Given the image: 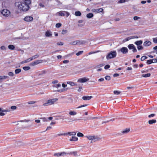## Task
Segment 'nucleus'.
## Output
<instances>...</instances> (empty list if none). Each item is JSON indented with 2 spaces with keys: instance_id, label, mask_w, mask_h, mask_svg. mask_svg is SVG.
<instances>
[{
  "instance_id": "1",
  "label": "nucleus",
  "mask_w": 157,
  "mask_h": 157,
  "mask_svg": "<svg viewBox=\"0 0 157 157\" xmlns=\"http://www.w3.org/2000/svg\"><path fill=\"white\" fill-rule=\"evenodd\" d=\"M31 3L30 0H23V2H16L15 6L21 11H27L30 8L29 5Z\"/></svg>"
},
{
  "instance_id": "2",
  "label": "nucleus",
  "mask_w": 157,
  "mask_h": 157,
  "mask_svg": "<svg viewBox=\"0 0 157 157\" xmlns=\"http://www.w3.org/2000/svg\"><path fill=\"white\" fill-rule=\"evenodd\" d=\"M117 52L116 51H113L109 53L106 57L107 59H109L115 57L117 55Z\"/></svg>"
},
{
  "instance_id": "3",
  "label": "nucleus",
  "mask_w": 157,
  "mask_h": 157,
  "mask_svg": "<svg viewBox=\"0 0 157 157\" xmlns=\"http://www.w3.org/2000/svg\"><path fill=\"white\" fill-rule=\"evenodd\" d=\"M89 140H91V142L98 141L100 139L97 136H86Z\"/></svg>"
},
{
  "instance_id": "4",
  "label": "nucleus",
  "mask_w": 157,
  "mask_h": 157,
  "mask_svg": "<svg viewBox=\"0 0 157 157\" xmlns=\"http://www.w3.org/2000/svg\"><path fill=\"white\" fill-rule=\"evenodd\" d=\"M69 15V13L64 11H61L57 12L56 13V15L57 16L58 15L60 16H66V17H68Z\"/></svg>"
},
{
  "instance_id": "5",
  "label": "nucleus",
  "mask_w": 157,
  "mask_h": 157,
  "mask_svg": "<svg viewBox=\"0 0 157 157\" xmlns=\"http://www.w3.org/2000/svg\"><path fill=\"white\" fill-rule=\"evenodd\" d=\"M58 100L57 98H53L51 99L48 100L47 103L44 104V106H48L53 104L55 102Z\"/></svg>"
},
{
  "instance_id": "6",
  "label": "nucleus",
  "mask_w": 157,
  "mask_h": 157,
  "mask_svg": "<svg viewBox=\"0 0 157 157\" xmlns=\"http://www.w3.org/2000/svg\"><path fill=\"white\" fill-rule=\"evenodd\" d=\"M1 13L4 16L8 17L10 14V12L7 9H4L1 12Z\"/></svg>"
},
{
  "instance_id": "7",
  "label": "nucleus",
  "mask_w": 157,
  "mask_h": 157,
  "mask_svg": "<svg viewBox=\"0 0 157 157\" xmlns=\"http://www.w3.org/2000/svg\"><path fill=\"white\" fill-rule=\"evenodd\" d=\"M89 80V78H86V77H84L78 79V82L81 83H84L88 81Z\"/></svg>"
},
{
  "instance_id": "8",
  "label": "nucleus",
  "mask_w": 157,
  "mask_h": 157,
  "mask_svg": "<svg viewBox=\"0 0 157 157\" xmlns=\"http://www.w3.org/2000/svg\"><path fill=\"white\" fill-rule=\"evenodd\" d=\"M33 19V17L29 16H26L24 18V20L25 21L27 22H29L32 21Z\"/></svg>"
},
{
  "instance_id": "9",
  "label": "nucleus",
  "mask_w": 157,
  "mask_h": 157,
  "mask_svg": "<svg viewBox=\"0 0 157 157\" xmlns=\"http://www.w3.org/2000/svg\"><path fill=\"white\" fill-rule=\"evenodd\" d=\"M119 51H121L123 54H125L128 52V50L126 47H123Z\"/></svg>"
},
{
  "instance_id": "10",
  "label": "nucleus",
  "mask_w": 157,
  "mask_h": 157,
  "mask_svg": "<svg viewBox=\"0 0 157 157\" xmlns=\"http://www.w3.org/2000/svg\"><path fill=\"white\" fill-rule=\"evenodd\" d=\"M43 60H36L30 64V65L33 66L35 65H37L40 63H41L42 62Z\"/></svg>"
},
{
  "instance_id": "11",
  "label": "nucleus",
  "mask_w": 157,
  "mask_h": 157,
  "mask_svg": "<svg viewBox=\"0 0 157 157\" xmlns=\"http://www.w3.org/2000/svg\"><path fill=\"white\" fill-rule=\"evenodd\" d=\"M10 111V110L8 109H3L2 110L1 108H0V116H3L5 115L4 112H7Z\"/></svg>"
},
{
  "instance_id": "12",
  "label": "nucleus",
  "mask_w": 157,
  "mask_h": 157,
  "mask_svg": "<svg viewBox=\"0 0 157 157\" xmlns=\"http://www.w3.org/2000/svg\"><path fill=\"white\" fill-rule=\"evenodd\" d=\"M151 44V42L149 41H146L144 43L143 45L144 46H148L150 45Z\"/></svg>"
},
{
  "instance_id": "13",
  "label": "nucleus",
  "mask_w": 157,
  "mask_h": 157,
  "mask_svg": "<svg viewBox=\"0 0 157 157\" xmlns=\"http://www.w3.org/2000/svg\"><path fill=\"white\" fill-rule=\"evenodd\" d=\"M92 96H83L82 97V99L84 100H90L91 98H93Z\"/></svg>"
},
{
  "instance_id": "14",
  "label": "nucleus",
  "mask_w": 157,
  "mask_h": 157,
  "mask_svg": "<svg viewBox=\"0 0 157 157\" xmlns=\"http://www.w3.org/2000/svg\"><path fill=\"white\" fill-rule=\"evenodd\" d=\"M45 35L46 37L51 36L52 35V33L50 31H47L45 33Z\"/></svg>"
},
{
  "instance_id": "15",
  "label": "nucleus",
  "mask_w": 157,
  "mask_h": 157,
  "mask_svg": "<svg viewBox=\"0 0 157 157\" xmlns=\"http://www.w3.org/2000/svg\"><path fill=\"white\" fill-rule=\"evenodd\" d=\"M103 9L101 8L96 9H94L93 10V11L94 12H96L97 13H100L102 12L103 11Z\"/></svg>"
},
{
  "instance_id": "16",
  "label": "nucleus",
  "mask_w": 157,
  "mask_h": 157,
  "mask_svg": "<svg viewBox=\"0 0 157 157\" xmlns=\"http://www.w3.org/2000/svg\"><path fill=\"white\" fill-rule=\"evenodd\" d=\"M76 134V132H68L66 133V135L75 136Z\"/></svg>"
},
{
  "instance_id": "17",
  "label": "nucleus",
  "mask_w": 157,
  "mask_h": 157,
  "mask_svg": "<svg viewBox=\"0 0 157 157\" xmlns=\"http://www.w3.org/2000/svg\"><path fill=\"white\" fill-rule=\"evenodd\" d=\"M130 131V128H126L124 130L121 132L123 134H125L128 132Z\"/></svg>"
},
{
  "instance_id": "18",
  "label": "nucleus",
  "mask_w": 157,
  "mask_h": 157,
  "mask_svg": "<svg viewBox=\"0 0 157 157\" xmlns=\"http://www.w3.org/2000/svg\"><path fill=\"white\" fill-rule=\"evenodd\" d=\"M156 121L155 119L151 120L148 121V123L150 124H153L155 123Z\"/></svg>"
},
{
  "instance_id": "19",
  "label": "nucleus",
  "mask_w": 157,
  "mask_h": 157,
  "mask_svg": "<svg viewBox=\"0 0 157 157\" xmlns=\"http://www.w3.org/2000/svg\"><path fill=\"white\" fill-rule=\"evenodd\" d=\"M67 83L70 85L71 86H74L77 85V84L71 81L67 82Z\"/></svg>"
},
{
  "instance_id": "20",
  "label": "nucleus",
  "mask_w": 157,
  "mask_h": 157,
  "mask_svg": "<svg viewBox=\"0 0 157 157\" xmlns=\"http://www.w3.org/2000/svg\"><path fill=\"white\" fill-rule=\"evenodd\" d=\"M142 41L140 40L136 41L135 44L136 45H137L138 46L139 45H140L141 44H142Z\"/></svg>"
},
{
  "instance_id": "21",
  "label": "nucleus",
  "mask_w": 157,
  "mask_h": 157,
  "mask_svg": "<svg viewBox=\"0 0 157 157\" xmlns=\"http://www.w3.org/2000/svg\"><path fill=\"white\" fill-rule=\"evenodd\" d=\"M78 140V138L76 137L72 136L71 138L70 139V141H76Z\"/></svg>"
},
{
  "instance_id": "22",
  "label": "nucleus",
  "mask_w": 157,
  "mask_h": 157,
  "mask_svg": "<svg viewBox=\"0 0 157 157\" xmlns=\"http://www.w3.org/2000/svg\"><path fill=\"white\" fill-rule=\"evenodd\" d=\"M135 47V46L132 44H129L128 46V48L130 50L132 49Z\"/></svg>"
},
{
  "instance_id": "23",
  "label": "nucleus",
  "mask_w": 157,
  "mask_h": 157,
  "mask_svg": "<svg viewBox=\"0 0 157 157\" xmlns=\"http://www.w3.org/2000/svg\"><path fill=\"white\" fill-rule=\"evenodd\" d=\"M77 151H75L71 152L69 153H67V154H69V155H73L74 156H76L77 155Z\"/></svg>"
},
{
  "instance_id": "24",
  "label": "nucleus",
  "mask_w": 157,
  "mask_h": 157,
  "mask_svg": "<svg viewBox=\"0 0 157 157\" xmlns=\"http://www.w3.org/2000/svg\"><path fill=\"white\" fill-rule=\"evenodd\" d=\"M94 16V15L92 13H89L86 15V17L88 18H91Z\"/></svg>"
},
{
  "instance_id": "25",
  "label": "nucleus",
  "mask_w": 157,
  "mask_h": 157,
  "mask_svg": "<svg viewBox=\"0 0 157 157\" xmlns=\"http://www.w3.org/2000/svg\"><path fill=\"white\" fill-rule=\"evenodd\" d=\"M8 48L10 50H14L15 48V47L13 45L10 44L8 46Z\"/></svg>"
},
{
  "instance_id": "26",
  "label": "nucleus",
  "mask_w": 157,
  "mask_h": 157,
  "mask_svg": "<svg viewBox=\"0 0 157 157\" xmlns=\"http://www.w3.org/2000/svg\"><path fill=\"white\" fill-rule=\"evenodd\" d=\"M8 77H9L8 76H5V75L0 76V81H1V80L6 79L8 78Z\"/></svg>"
},
{
  "instance_id": "27",
  "label": "nucleus",
  "mask_w": 157,
  "mask_h": 157,
  "mask_svg": "<svg viewBox=\"0 0 157 157\" xmlns=\"http://www.w3.org/2000/svg\"><path fill=\"white\" fill-rule=\"evenodd\" d=\"M151 76V74L150 73H147L145 74H143L142 75V77L145 78H147Z\"/></svg>"
},
{
  "instance_id": "28",
  "label": "nucleus",
  "mask_w": 157,
  "mask_h": 157,
  "mask_svg": "<svg viewBox=\"0 0 157 157\" xmlns=\"http://www.w3.org/2000/svg\"><path fill=\"white\" fill-rule=\"evenodd\" d=\"M69 114L71 115H75L77 114V113L75 111H70L69 112Z\"/></svg>"
},
{
  "instance_id": "29",
  "label": "nucleus",
  "mask_w": 157,
  "mask_h": 157,
  "mask_svg": "<svg viewBox=\"0 0 157 157\" xmlns=\"http://www.w3.org/2000/svg\"><path fill=\"white\" fill-rule=\"evenodd\" d=\"M75 15L76 16H80L81 15V13L80 11H77L75 12Z\"/></svg>"
},
{
  "instance_id": "30",
  "label": "nucleus",
  "mask_w": 157,
  "mask_h": 157,
  "mask_svg": "<svg viewBox=\"0 0 157 157\" xmlns=\"http://www.w3.org/2000/svg\"><path fill=\"white\" fill-rule=\"evenodd\" d=\"M21 71V70L20 69H17L15 70V72L16 74H18Z\"/></svg>"
},
{
  "instance_id": "31",
  "label": "nucleus",
  "mask_w": 157,
  "mask_h": 157,
  "mask_svg": "<svg viewBox=\"0 0 157 157\" xmlns=\"http://www.w3.org/2000/svg\"><path fill=\"white\" fill-rule=\"evenodd\" d=\"M85 42L84 41H80V40H77V44H82L84 43H85Z\"/></svg>"
},
{
  "instance_id": "32",
  "label": "nucleus",
  "mask_w": 157,
  "mask_h": 157,
  "mask_svg": "<svg viewBox=\"0 0 157 157\" xmlns=\"http://www.w3.org/2000/svg\"><path fill=\"white\" fill-rule=\"evenodd\" d=\"M84 121H86L87 120H91V117H84L83 119H82Z\"/></svg>"
},
{
  "instance_id": "33",
  "label": "nucleus",
  "mask_w": 157,
  "mask_h": 157,
  "mask_svg": "<svg viewBox=\"0 0 157 157\" xmlns=\"http://www.w3.org/2000/svg\"><path fill=\"white\" fill-rule=\"evenodd\" d=\"M39 57V55H35L31 57V59L32 60L34 59H35L36 58H38Z\"/></svg>"
},
{
  "instance_id": "34",
  "label": "nucleus",
  "mask_w": 157,
  "mask_h": 157,
  "mask_svg": "<svg viewBox=\"0 0 157 157\" xmlns=\"http://www.w3.org/2000/svg\"><path fill=\"white\" fill-rule=\"evenodd\" d=\"M46 73V71L45 70H43L40 71L39 74V75H41L45 74Z\"/></svg>"
},
{
  "instance_id": "35",
  "label": "nucleus",
  "mask_w": 157,
  "mask_h": 157,
  "mask_svg": "<svg viewBox=\"0 0 157 157\" xmlns=\"http://www.w3.org/2000/svg\"><path fill=\"white\" fill-rule=\"evenodd\" d=\"M23 68L25 71H27L30 69V67L29 66L24 67H23Z\"/></svg>"
},
{
  "instance_id": "36",
  "label": "nucleus",
  "mask_w": 157,
  "mask_h": 157,
  "mask_svg": "<svg viewBox=\"0 0 157 157\" xmlns=\"http://www.w3.org/2000/svg\"><path fill=\"white\" fill-rule=\"evenodd\" d=\"M147 64H150L153 63V60L152 59H149L147 60Z\"/></svg>"
},
{
  "instance_id": "37",
  "label": "nucleus",
  "mask_w": 157,
  "mask_h": 157,
  "mask_svg": "<svg viewBox=\"0 0 157 157\" xmlns=\"http://www.w3.org/2000/svg\"><path fill=\"white\" fill-rule=\"evenodd\" d=\"M77 136L78 137H82L84 136V135L81 132H78L77 134Z\"/></svg>"
},
{
  "instance_id": "38",
  "label": "nucleus",
  "mask_w": 157,
  "mask_h": 157,
  "mask_svg": "<svg viewBox=\"0 0 157 157\" xmlns=\"http://www.w3.org/2000/svg\"><path fill=\"white\" fill-rule=\"evenodd\" d=\"M113 93L115 95H118L120 94L121 92L117 90H115L114 91Z\"/></svg>"
},
{
  "instance_id": "39",
  "label": "nucleus",
  "mask_w": 157,
  "mask_h": 157,
  "mask_svg": "<svg viewBox=\"0 0 157 157\" xmlns=\"http://www.w3.org/2000/svg\"><path fill=\"white\" fill-rule=\"evenodd\" d=\"M70 44L71 45H75L77 44V40L73 41L70 43Z\"/></svg>"
},
{
  "instance_id": "40",
  "label": "nucleus",
  "mask_w": 157,
  "mask_h": 157,
  "mask_svg": "<svg viewBox=\"0 0 157 157\" xmlns=\"http://www.w3.org/2000/svg\"><path fill=\"white\" fill-rule=\"evenodd\" d=\"M54 156L57 157L61 156V155L60 153H55L54 154Z\"/></svg>"
},
{
  "instance_id": "41",
  "label": "nucleus",
  "mask_w": 157,
  "mask_h": 157,
  "mask_svg": "<svg viewBox=\"0 0 157 157\" xmlns=\"http://www.w3.org/2000/svg\"><path fill=\"white\" fill-rule=\"evenodd\" d=\"M153 41L155 43H157V37L153 38Z\"/></svg>"
},
{
  "instance_id": "42",
  "label": "nucleus",
  "mask_w": 157,
  "mask_h": 157,
  "mask_svg": "<svg viewBox=\"0 0 157 157\" xmlns=\"http://www.w3.org/2000/svg\"><path fill=\"white\" fill-rule=\"evenodd\" d=\"M83 52V51H79L76 54V55L77 56H79L80 55L82 54Z\"/></svg>"
},
{
  "instance_id": "43",
  "label": "nucleus",
  "mask_w": 157,
  "mask_h": 157,
  "mask_svg": "<svg viewBox=\"0 0 157 157\" xmlns=\"http://www.w3.org/2000/svg\"><path fill=\"white\" fill-rule=\"evenodd\" d=\"M36 102L35 101H29L28 103L29 104H32L35 103Z\"/></svg>"
},
{
  "instance_id": "44",
  "label": "nucleus",
  "mask_w": 157,
  "mask_h": 157,
  "mask_svg": "<svg viewBox=\"0 0 157 157\" xmlns=\"http://www.w3.org/2000/svg\"><path fill=\"white\" fill-rule=\"evenodd\" d=\"M137 48L139 50H140L143 49V47L141 45H139L137 46Z\"/></svg>"
},
{
  "instance_id": "45",
  "label": "nucleus",
  "mask_w": 157,
  "mask_h": 157,
  "mask_svg": "<svg viewBox=\"0 0 157 157\" xmlns=\"http://www.w3.org/2000/svg\"><path fill=\"white\" fill-rule=\"evenodd\" d=\"M61 24L58 23L56 24V28H59L61 26Z\"/></svg>"
},
{
  "instance_id": "46",
  "label": "nucleus",
  "mask_w": 157,
  "mask_h": 157,
  "mask_svg": "<svg viewBox=\"0 0 157 157\" xmlns=\"http://www.w3.org/2000/svg\"><path fill=\"white\" fill-rule=\"evenodd\" d=\"M67 30L63 29L62 30V33L63 34H65L67 33Z\"/></svg>"
},
{
  "instance_id": "47",
  "label": "nucleus",
  "mask_w": 157,
  "mask_h": 157,
  "mask_svg": "<svg viewBox=\"0 0 157 157\" xmlns=\"http://www.w3.org/2000/svg\"><path fill=\"white\" fill-rule=\"evenodd\" d=\"M105 78L107 80H109L110 79V77L109 76H107L105 77Z\"/></svg>"
},
{
  "instance_id": "48",
  "label": "nucleus",
  "mask_w": 157,
  "mask_h": 157,
  "mask_svg": "<svg viewBox=\"0 0 157 157\" xmlns=\"http://www.w3.org/2000/svg\"><path fill=\"white\" fill-rule=\"evenodd\" d=\"M87 105H87V104L83 105H81V106H80L78 107H77V108L79 109V108H82V107L86 106Z\"/></svg>"
},
{
  "instance_id": "49",
  "label": "nucleus",
  "mask_w": 157,
  "mask_h": 157,
  "mask_svg": "<svg viewBox=\"0 0 157 157\" xmlns=\"http://www.w3.org/2000/svg\"><path fill=\"white\" fill-rule=\"evenodd\" d=\"M61 86V84H58L55 85L53 86V87H55L56 88H58Z\"/></svg>"
},
{
  "instance_id": "50",
  "label": "nucleus",
  "mask_w": 157,
  "mask_h": 157,
  "mask_svg": "<svg viewBox=\"0 0 157 157\" xmlns=\"http://www.w3.org/2000/svg\"><path fill=\"white\" fill-rule=\"evenodd\" d=\"M132 39V38H131V36H130V37H129L125 39L124 40L125 41H126L129 40H130V39Z\"/></svg>"
},
{
  "instance_id": "51",
  "label": "nucleus",
  "mask_w": 157,
  "mask_h": 157,
  "mask_svg": "<svg viewBox=\"0 0 157 157\" xmlns=\"http://www.w3.org/2000/svg\"><path fill=\"white\" fill-rule=\"evenodd\" d=\"M40 119H42L43 121L44 122L47 121H48V119L45 117H42Z\"/></svg>"
},
{
  "instance_id": "52",
  "label": "nucleus",
  "mask_w": 157,
  "mask_h": 157,
  "mask_svg": "<svg viewBox=\"0 0 157 157\" xmlns=\"http://www.w3.org/2000/svg\"><path fill=\"white\" fill-rule=\"evenodd\" d=\"M8 75L11 76H13V73L12 72H9L8 73Z\"/></svg>"
},
{
  "instance_id": "53",
  "label": "nucleus",
  "mask_w": 157,
  "mask_h": 157,
  "mask_svg": "<svg viewBox=\"0 0 157 157\" xmlns=\"http://www.w3.org/2000/svg\"><path fill=\"white\" fill-rule=\"evenodd\" d=\"M140 19V17L137 16H135L133 18L134 20L135 21L137 20Z\"/></svg>"
},
{
  "instance_id": "54",
  "label": "nucleus",
  "mask_w": 157,
  "mask_h": 157,
  "mask_svg": "<svg viewBox=\"0 0 157 157\" xmlns=\"http://www.w3.org/2000/svg\"><path fill=\"white\" fill-rule=\"evenodd\" d=\"M155 114L152 113V114H151L149 115L148 116V117L149 118H150L151 117H154L155 116Z\"/></svg>"
},
{
  "instance_id": "55",
  "label": "nucleus",
  "mask_w": 157,
  "mask_h": 157,
  "mask_svg": "<svg viewBox=\"0 0 157 157\" xmlns=\"http://www.w3.org/2000/svg\"><path fill=\"white\" fill-rule=\"evenodd\" d=\"M110 67V66L109 65H106L105 66L104 68L105 69H106L109 68Z\"/></svg>"
},
{
  "instance_id": "56",
  "label": "nucleus",
  "mask_w": 157,
  "mask_h": 157,
  "mask_svg": "<svg viewBox=\"0 0 157 157\" xmlns=\"http://www.w3.org/2000/svg\"><path fill=\"white\" fill-rule=\"evenodd\" d=\"M32 60L31 59V58H28V59H27L25 60V61H26V63H28V62H29L30 61H32Z\"/></svg>"
},
{
  "instance_id": "57",
  "label": "nucleus",
  "mask_w": 157,
  "mask_h": 157,
  "mask_svg": "<svg viewBox=\"0 0 157 157\" xmlns=\"http://www.w3.org/2000/svg\"><path fill=\"white\" fill-rule=\"evenodd\" d=\"M103 66V65L102 64H101L99 65H98L97 66L95 67V68H98L99 67H102Z\"/></svg>"
},
{
  "instance_id": "58",
  "label": "nucleus",
  "mask_w": 157,
  "mask_h": 157,
  "mask_svg": "<svg viewBox=\"0 0 157 157\" xmlns=\"http://www.w3.org/2000/svg\"><path fill=\"white\" fill-rule=\"evenodd\" d=\"M67 90V89H61V90H57V91L61 93V92H63V91H64V90Z\"/></svg>"
},
{
  "instance_id": "59",
  "label": "nucleus",
  "mask_w": 157,
  "mask_h": 157,
  "mask_svg": "<svg viewBox=\"0 0 157 157\" xmlns=\"http://www.w3.org/2000/svg\"><path fill=\"white\" fill-rule=\"evenodd\" d=\"M63 43L62 42H58L57 43V44L59 45H63Z\"/></svg>"
},
{
  "instance_id": "60",
  "label": "nucleus",
  "mask_w": 157,
  "mask_h": 157,
  "mask_svg": "<svg viewBox=\"0 0 157 157\" xmlns=\"http://www.w3.org/2000/svg\"><path fill=\"white\" fill-rule=\"evenodd\" d=\"M60 153V154L61 155V156H63L66 154H67V153H66L65 152H62Z\"/></svg>"
},
{
  "instance_id": "61",
  "label": "nucleus",
  "mask_w": 157,
  "mask_h": 157,
  "mask_svg": "<svg viewBox=\"0 0 157 157\" xmlns=\"http://www.w3.org/2000/svg\"><path fill=\"white\" fill-rule=\"evenodd\" d=\"M56 1L57 2L58 5H60L62 4V3L59 0H56Z\"/></svg>"
},
{
  "instance_id": "62",
  "label": "nucleus",
  "mask_w": 157,
  "mask_h": 157,
  "mask_svg": "<svg viewBox=\"0 0 157 157\" xmlns=\"http://www.w3.org/2000/svg\"><path fill=\"white\" fill-rule=\"evenodd\" d=\"M17 108V107L15 106H12L11 107V109L13 110Z\"/></svg>"
},
{
  "instance_id": "63",
  "label": "nucleus",
  "mask_w": 157,
  "mask_h": 157,
  "mask_svg": "<svg viewBox=\"0 0 157 157\" xmlns=\"http://www.w3.org/2000/svg\"><path fill=\"white\" fill-rule=\"evenodd\" d=\"M69 62V61L68 60H65L63 61V63H67Z\"/></svg>"
},
{
  "instance_id": "64",
  "label": "nucleus",
  "mask_w": 157,
  "mask_h": 157,
  "mask_svg": "<svg viewBox=\"0 0 157 157\" xmlns=\"http://www.w3.org/2000/svg\"><path fill=\"white\" fill-rule=\"evenodd\" d=\"M152 59L153 60V63L157 62V59Z\"/></svg>"
}]
</instances>
